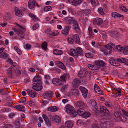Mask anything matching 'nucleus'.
Returning <instances> with one entry per match:
<instances>
[{"mask_svg":"<svg viewBox=\"0 0 128 128\" xmlns=\"http://www.w3.org/2000/svg\"><path fill=\"white\" fill-rule=\"evenodd\" d=\"M86 73V69L85 68H82L79 72L78 76L80 77L84 78L85 76Z\"/></svg>","mask_w":128,"mask_h":128,"instance_id":"obj_17","label":"nucleus"},{"mask_svg":"<svg viewBox=\"0 0 128 128\" xmlns=\"http://www.w3.org/2000/svg\"><path fill=\"white\" fill-rule=\"evenodd\" d=\"M65 110L67 113L73 117H76L78 115V113L75 110L74 108L70 104H68L66 106Z\"/></svg>","mask_w":128,"mask_h":128,"instance_id":"obj_1","label":"nucleus"},{"mask_svg":"<svg viewBox=\"0 0 128 128\" xmlns=\"http://www.w3.org/2000/svg\"><path fill=\"white\" fill-rule=\"evenodd\" d=\"M95 64H91L88 65V67L90 70H98V67H96Z\"/></svg>","mask_w":128,"mask_h":128,"instance_id":"obj_25","label":"nucleus"},{"mask_svg":"<svg viewBox=\"0 0 128 128\" xmlns=\"http://www.w3.org/2000/svg\"><path fill=\"white\" fill-rule=\"evenodd\" d=\"M74 23L75 24V29L76 30L78 31L80 30V28L79 27V26L78 24V23L77 22L75 21L74 22Z\"/></svg>","mask_w":128,"mask_h":128,"instance_id":"obj_49","label":"nucleus"},{"mask_svg":"<svg viewBox=\"0 0 128 128\" xmlns=\"http://www.w3.org/2000/svg\"><path fill=\"white\" fill-rule=\"evenodd\" d=\"M26 91L29 96L32 98H34L36 95V92L34 90L27 89Z\"/></svg>","mask_w":128,"mask_h":128,"instance_id":"obj_12","label":"nucleus"},{"mask_svg":"<svg viewBox=\"0 0 128 128\" xmlns=\"http://www.w3.org/2000/svg\"><path fill=\"white\" fill-rule=\"evenodd\" d=\"M126 59L124 58H120L118 59V62H120L122 63H124L125 64L126 62Z\"/></svg>","mask_w":128,"mask_h":128,"instance_id":"obj_48","label":"nucleus"},{"mask_svg":"<svg viewBox=\"0 0 128 128\" xmlns=\"http://www.w3.org/2000/svg\"><path fill=\"white\" fill-rule=\"evenodd\" d=\"M13 72H7V75L8 77L9 78H12L13 76Z\"/></svg>","mask_w":128,"mask_h":128,"instance_id":"obj_58","label":"nucleus"},{"mask_svg":"<svg viewBox=\"0 0 128 128\" xmlns=\"http://www.w3.org/2000/svg\"><path fill=\"white\" fill-rule=\"evenodd\" d=\"M80 90L84 98H86L87 96L88 91L85 88L80 86Z\"/></svg>","mask_w":128,"mask_h":128,"instance_id":"obj_8","label":"nucleus"},{"mask_svg":"<svg viewBox=\"0 0 128 128\" xmlns=\"http://www.w3.org/2000/svg\"><path fill=\"white\" fill-rule=\"evenodd\" d=\"M112 36L115 38H116L118 37V33L116 32H112Z\"/></svg>","mask_w":128,"mask_h":128,"instance_id":"obj_61","label":"nucleus"},{"mask_svg":"<svg viewBox=\"0 0 128 128\" xmlns=\"http://www.w3.org/2000/svg\"><path fill=\"white\" fill-rule=\"evenodd\" d=\"M70 78V74L68 73L64 74L60 78L64 82H66Z\"/></svg>","mask_w":128,"mask_h":128,"instance_id":"obj_21","label":"nucleus"},{"mask_svg":"<svg viewBox=\"0 0 128 128\" xmlns=\"http://www.w3.org/2000/svg\"><path fill=\"white\" fill-rule=\"evenodd\" d=\"M8 55L6 52H3L2 54H0V58H2L3 59H5L8 58Z\"/></svg>","mask_w":128,"mask_h":128,"instance_id":"obj_42","label":"nucleus"},{"mask_svg":"<svg viewBox=\"0 0 128 128\" xmlns=\"http://www.w3.org/2000/svg\"><path fill=\"white\" fill-rule=\"evenodd\" d=\"M101 123L100 124V126L102 128H106L107 121L104 118H103L101 120Z\"/></svg>","mask_w":128,"mask_h":128,"instance_id":"obj_19","label":"nucleus"},{"mask_svg":"<svg viewBox=\"0 0 128 128\" xmlns=\"http://www.w3.org/2000/svg\"><path fill=\"white\" fill-rule=\"evenodd\" d=\"M115 117L118 120H120L122 116V115L120 113L118 112H116L114 114Z\"/></svg>","mask_w":128,"mask_h":128,"instance_id":"obj_38","label":"nucleus"},{"mask_svg":"<svg viewBox=\"0 0 128 128\" xmlns=\"http://www.w3.org/2000/svg\"><path fill=\"white\" fill-rule=\"evenodd\" d=\"M29 16L32 18L34 21H36L38 20V18H36V16L34 14H29Z\"/></svg>","mask_w":128,"mask_h":128,"instance_id":"obj_44","label":"nucleus"},{"mask_svg":"<svg viewBox=\"0 0 128 128\" xmlns=\"http://www.w3.org/2000/svg\"><path fill=\"white\" fill-rule=\"evenodd\" d=\"M95 63L96 66V67H98V69L100 68V66H103L105 65V64L102 60H99L96 61Z\"/></svg>","mask_w":128,"mask_h":128,"instance_id":"obj_18","label":"nucleus"},{"mask_svg":"<svg viewBox=\"0 0 128 128\" xmlns=\"http://www.w3.org/2000/svg\"><path fill=\"white\" fill-rule=\"evenodd\" d=\"M68 41L70 44H72L74 42V40L72 37V38H68Z\"/></svg>","mask_w":128,"mask_h":128,"instance_id":"obj_59","label":"nucleus"},{"mask_svg":"<svg viewBox=\"0 0 128 128\" xmlns=\"http://www.w3.org/2000/svg\"><path fill=\"white\" fill-rule=\"evenodd\" d=\"M18 35L19 36L22 38V39L23 40V39L24 38V34L21 31L20 32Z\"/></svg>","mask_w":128,"mask_h":128,"instance_id":"obj_55","label":"nucleus"},{"mask_svg":"<svg viewBox=\"0 0 128 128\" xmlns=\"http://www.w3.org/2000/svg\"><path fill=\"white\" fill-rule=\"evenodd\" d=\"M55 63L60 68L64 70H66V66L62 62L57 61L55 62Z\"/></svg>","mask_w":128,"mask_h":128,"instance_id":"obj_14","label":"nucleus"},{"mask_svg":"<svg viewBox=\"0 0 128 128\" xmlns=\"http://www.w3.org/2000/svg\"><path fill=\"white\" fill-rule=\"evenodd\" d=\"M81 83L80 81L78 79L76 78L74 79V84L76 86L78 85Z\"/></svg>","mask_w":128,"mask_h":128,"instance_id":"obj_34","label":"nucleus"},{"mask_svg":"<svg viewBox=\"0 0 128 128\" xmlns=\"http://www.w3.org/2000/svg\"><path fill=\"white\" fill-rule=\"evenodd\" d=\"M74 41L76 43L79 44L80 42V39L78 35L75 34L72 36Z\"/></svg>","mask_w":128,"mask_h":128,"instance_id":"obj_28","label":"nucleus"},{"mask_svg":"<svg viewBox=\"0 0 128 128\" xmlns=\"http://www.w3.org/2000/svg\"><path fill=\"white\" fill-rule=\"evenodd\" d=\"M15 15L21 17L23 16L22 11L16 7L14 8Z\"/></svg>","mask_w":128,"mask_h":128,"instance_id":"obj_9","label":"nucleus"},{"mask_svg":"<svg viewBox=\"0 0 128 128\" xmlns=\"http://www.w3.org/2000/svg\"><path fill=\"white\" fill-rule=\"evenodd\" d=\"M84 15L86 16L89 14L90 12V10L88 9H86L84 10Z\"/></svg>","mask_w":128,"mask_h":128,"instance_id":"obj_52","label":"nucleus"},{"mask_svg":"<svg viewBox=\"0 0 128 128\" xmlns=\"http://www.w3.org/2000/svg\"><path fill=\"white\" fill-rule=\"evenodd\" d=\"M120 10L125 12H127L128 11V9L122 4H121L120 5Z\"/></svg>","mask_w":128,"mask_h":128,"instance_id":"obj_35","label":"nucleus"},{"mask_svg":"<svg viewBox=\"0 0 128 128\" xmlns=\"http://www.w3.org/2000/svg\"><path fill=\"white\" fill-rule=\"evenodd\" d=\"M70 30V27L69 26H66L62 31V33L64 35H66L69 32Z\"/></svg>","mask_w":128,"mask_h":128,"instance_id":"obj_20","label":"nucleus"},{"mask_svg":"<svg viewBox=\"0 0 128 128\" xmlns=\"http://www.w3.org/2000/svg\"><path fill=\"white\" fill-rule=\"evenodd\" d=\"M106 48L112 51L115 48V46L113 44L110 43L105 46Z\"/></svg>","mask_w":128,"mask_h":128,"instance_id":"obj_22","label":"nucleus"},{"mask_svg":"<svg viewBox=\"0 0 128 128\" xmlns=\"http://www.w3.org/2000/svg\"><path fill=\"white\" fill-rule=\"evenodd\" d=\"M123 53L125 54H128V47L124 48L123 50Z\"/></svg>","mask_w":128,"mask_h":128,"instance_id":"obj_64","label":"nucleus"},{"mask_svg":"<svg viewBox=\"0 0 128 128\" xmlns=\"http://www.w3.org/2000/svg\"><path fill=\"white\" fill-rule=\"evenodd\" d=\"M74 18H73L69 17L67 18V20L68 22L72 24V22H74L75 21H74Z\"/></svg>","mask_w":128,"mask_h":128,"instance_id":"obj_43","label":"nucleus"},{"mask_svg":"<svg viewBox=\"0 0 128 128\" xmlns=\"http://www.w3.org/2000/svg\"><path fill=\"white\" fill-rule=\"evenodd\" d=\"M15 108L18 110H19L24 112L25 110V109L24 107L22 105H17L15 107Z\"/></svg>","mask_w":128,"mask_h":128,"instance_id":"obj_30","label":"nucleus"},{"mask_svg":"<svg viewBox=\"0 0 128 128\" xmlns=\"http://www.w3.org/2000/svg\"><path fill=\"white\" fill-rule=\"evenodd\" d=\"M105 54L106 55H110L111 53V51L106 48H104L102 50Z\"/></svg>","mask_w":128,"mask_h":128,"instance_id":"obj_32","label":"nucleus"},{"mask_svg":"<svg viewBox=\"0 0 128 128\" xmlns=\"http://www.w3.org/2000/svg\"><path fill=\"white\" fill-rule=\"evenodd\" d=\"M112 16L114 18H120L123 17V16L120 14H119L116 12H114L112 14Z\"/></svg>","mask_w":128,"mask_h":128,"instance_id":"obj_33","label":"nucleus"},{"mask_svg":"<svg viewBox=\"0 0 128 128\" xmlns=\"http://www.w3.org/2000/svg\"><path fill=\"white\" fill-rule=\"evenodd\" d=\"M53 93L50 91L45 92L42 95V96L45 99L48 100H50L53 97Z\"/></svg>","mask_w":128,"mask_h":128,"instance_id":"obj_3","label":"nucleus"},{"mask_svg":"<svg viewBox=\"0 0 128 128\" xmlns=\"http://www.w3.org/2000/svg\"><path fill=\"white\" fill-rule=\"evenodd\" d=\"M42 117L46 122L47 125L48 126H50L51 125V123L48 116L44 114L42 115Z\"/></svg>","mask_w":128,"mask_h":128,"instance_id":"obj_16","label":"nucleus"},{"mask_svg":"<svg viewBox=\"0 0 128 128\" xmlns=\"http://www.w3.org/2000/svg\"><path fill=\"white\" fill-rule=\"evenodd\" d=\"M98 10L99 13L100 15L102 16L104 15L105 14L102 8H99Z\"/></svg>","mask_w":128,"mask_h":128,"instance_id":"obj_51","label":"nucleus"},{"mask_svg":"<svg viewBox=\"0 0 128 128\" xmlns=\"http://www.w3.org/2000/svg\"><path fill=\"white\" fill-rule=\"evenodd\" d=\"M86 57L88 58H93L94 55L90 53H86L85 54Z\"/></svg>","mask_w":128,"mask_h":128,"instance_id":"obj_46","label":"nucleus"},{"mask_svg":"<svg viewBox=\"0 0 128 128\" xmlns=\"http://www.w3.org/2000/svg\"><path fill=\"white\" fill-rule=\"evenodd\" d=\"M90 114L89 112H86V111L84 113V114L82 116H83L84 118H86L90 116Z\"/></svg>","mask_w":128,"mask_h":128,"instance_id":"obj_45","label":"nucleus"},{"mask_svg":"<svg viewBox=\"0 0 128 128\" xmlns=\"http://www.w3.org/2000/svg\"><path fill=\"white\" fill-rule=\"evenodd\" d=\"M58 110V108L56 106L49 107L47 109V110L52 112H56Z\"/></svg>","mask_w":128,"mask_h":128,"instance_id":"obj_27","label":"nucleus"},{"mask_svg":"<svg viewBox=\"0 0 128 128\" xmlns=\"http://www.w3.org/2000/svg\"><path fill=\"white\" fill-rule=\"evenodd\" d=\"M70 53L72 56H74L75 57H78V53L75 49H71L70 50Z\"/></svg>","mask_w":128,"mask_h":128,"instance_id":"obj_24","label":"nucleus"},{"mask_svg":"<svg viewBox=\"0 0 128 128\" xmlns=\"http://www.w3.org/2000/svg\"><path fill=\"white\" fill-rule=\"evenodd\" d=\"M12 30L17 35L21 31L20 30L16 28H12Z\"/></svg>","mask_w":128,"mask_h":128,"instance_id":"obj_56","label":"nucleus"},{"mask_svg":"<svg viewBox=\"0 0 128 128\" xmlns=\"http://www.w3.org/2000/svg\"><path fill=\"white\" fill-rule=\"evenodd\" d=\"M83 0H68L69 3L74 6H76L82 2Z\"/></svg>","mask_w":128,"mask_h":128,"instance_id":"obj_7","label":"nucleus"},{"mask_svg":"<svg viewBox=\"0 0 128 128\" xmlns=\"http://www.w3.org/2000/svg\"><path fill=\"white\" fill-rule=\"evenodd\" d=\"M72 93L74 95L77 96L79 95V91L78 89H74L72 92Z\"/></svg>","mask_w":128,"mask_h":128,"instance_id":"obj_39","label":"nucleus"},{"mask_svg":"<svg viewBox=\"0 0 128 128\" xmlns=\"http://www.w3.org/2000/svg\"><path fill=\"white\" fill-rule=\"evenodd\" d=\"M65 125L67 128H72L73 125V122L71 121H67L65 122Z\"/></svg>","mask_w":128,"mask_h":128,"instance_id":"obj_26","label":"nucleus"},{"mask_svg":"<svg viewBox=\"0 0 128 128\" xmlns=\"http://www.w3.org/2000/svg\"><path fill=\"white\" fill-rule=\"evenodd\" d=\"M33 89L37 91H39L42 88L41 84L39 83H34L33 84Z\"/></svg>","mask_w":128,"mask_h":128,"instance_id":"obj_4","label":"nucleus"},{"mask_svg":"<svg viewBox=\"0 0 128 128\" xmlns=\"http://www.w3.org/2000/svg\"><path fill=\"white\" fill-rule=\"evenodd\" d=\"M86 49L87 50L93 53L96 54L97 52L96 50H95L93 48H92L91 47L89 46L87 47Z\"/></svg>","mask_w":128,"mask_h":128,"instance_id":"obj_40","label":"nucleus"},{"mask_svg":"<svg viewBox=\"0 0 128 128\" xmlns=\"http://www.w3.org/2000/svg\"><path fill=\"white\" fill-rule=\"evenodd\" d=\"M97 93L101 95H103L104 94L100 88H99L96 92Z\"/></svg>","mask_w":128,"mask_h":128,"instance_id":"obj_63","label":"nucleus"},{"mask_svg":"<svg viewBox=\"0 0 128 128\" xmlns=\"http://www.w3.org/2000/svg\"><path fill=\"white\" fill-rule=\"evenodd\" d=\"M35 69L37 71V72L40 74H42L43 70L42 69L38 67H35Z\"/></svg>","mask_w":128,"mask_h":128,"instance_id":"obj_57","label":"nucleus"},{"mask_svg":"<svg viewBox=\"0 0 128 128\" xmlns=\"http://www.w3.org/2000/svg\"><path fill=\"white\" fill-rule=\"evenodd\" d=\"M50 119L52 121H54L58 124L61 122L60 118L57 115H54L53 116H50Z\"/></svg>","mask_w":128,"mask_h":128,"instance_id":"obj_5","label":"nucleus"},{"mask_svg":"<svg viewBox=\"0 0 128 128\" xmlns=\"http://www.w3.org/2000/svg\"><path fill=\"white\" fill-rule=\"evenodd\" d=\"M91 106L93 107V109L96 112L97 110L98 107L96 105V101L93 100H91L90 101Z\"/></svg>","mask_w":128,"mask_h":128,"instance_id":"obj_15","label":"nucleus"},{"mask_svg":"<svg viewBox=\"0 0 128 128\" xmlns=\"http://www.w3.org/2000/svg\"><path fill=\"white\" fill-rule=\"evenodd\" d=\"M15 66L13 64V65L10 67L7 70V72H14V71L15 70Z\"/></svg>","mask_w":128,"mask_h":128,"instance_id":"obj_37","label":"nucleus"},{"mask_svg":"<svg viewBox=\"0 0 128 128\" xmlns=\"http://www.w3.org/2000/svg\"><path fill=\"white\" fill-rule=\"evenodd\" d=\"M68 10L70 13H71L72 14L75 15L76 14V13L74 10L72 8H68Z\"/></svg>","mask_w":128,"mask_h":128,"instance_id":"obj_47","label":"nucleus"},{"mask_svg":"<svg viewBox=\"0 0 128 128\" xmlns=\"http://www.w3.org/2000/svg\"><path fill=\"white\" fill-rule=\"evenodd\" d=\"M52 8L50 6H47L45 7L44 9V10L45 12H48L51 10Z\"/></svg>","mask_w":128,"mask_h":128,"instance_id":"obj_54","label":"nucleus"},{"mask_svg":"<svg viewBox=\"0 0 128 128\" xmlns=\"http://www.w3.org/2000/svg\"><path fill=\"white\" fill-rule=\"evenodd\" d=\"M103 20L102 19L98 18H96L94 19L93 23L95 26H99L103 22Z\"/></svg>","mask_w":128,"mask_h":128,"instance_id":"obj_6","label":"nucleus"},{"mask_svg":"<svg viewBox=\"0 0 128 128\" xmlns=\"http://www.w3.org/2000/svg\"><path fill=\"white\" fill-rule=\"evenodd\" d=\"M52 82L54 84H57L60 86L62 84L63 82L61 80L57 78H54L52 80Z\"/></svg>","mask_w":128,"mask_h":128,"instance_id":"obj_23","label":"nucleus"},{"mask_svg":"<svg viewBox=\"0 0 128 128\" xmlns=\"http://www.w3.org/2000/svg\"><path fill=\"white\" fill-rule=\"evenodd\" d=\"M53 53L55 55H61L63 54V52L62 50H59L57 49L54 50Z\"/></svg>","mask_w":128,"mask_h":128,"instance_id":"obj_29","label":"nucleus"},{"mask_svg":"<svg viewBox=\"0 0 128 128\" xmlns=\"http://www.w3.org/2000/svg\"><path fill=\"white\" fill-rule=\"evenodd\" d=\"M42 48L46 50V49L47 47V43L46 42H44L42 44Z\"/></svg>","mask_w":128,"mask_h":128,"instance_id":"obj_50","label":"nucleus"},{"mask_svg":"<svg viewBox=\"0 0 128 128\" xmlns=\"http://www.w3.org/2000/svg\"><path fill=\"white\" fill-rule=\"evenodd\" d=\"M41 80V78L40 77L38 76H35L33 80L34 82H38L40 81Z\"/></svg>","mask_w":128,"mask_h":128,"instance_id":"obj_41","label":"nucleus"},{"mask_svg":"<svg viewBox=\"0 0 128 128\" xmlns=\"http://www.w3.org/2000/svg\"><path fill=\"white\" fill-rule=\"evenodd\" d=\"M58 34V32L57 31H52L50 35L56 36Z\"/></svg>","mask_w":128,"mask_h":128,"instance_id":"obj_62","label":"nucleus"},{"mask_svg":"<svg viewBox=\"0 0 128 128\" xmlns=\"http://www.w3.org/2000/svg\"><path fill=\"white\" fill-rule=\"evenodd\" d=\"M76 50L78 53V55H82L84 53V51L80 47H78L76 48Z\"/></svg>","mask_w":128,"mask_h":128,"instance_id":"obj_36","label":"nucleus"},{"mask_svg":"<svg viewBox=\"0 0 128 128\" xmlns=\"http://www.w3.org/2000/svg\"><path fill=\"white\" fill-rule=\"evenodd\" d=\"M116 48L119 52H121L123 49V48L122 46L120 45L116 46Z\"/></svg>","mask_w":128,"mask_h":128,"instance_id":"obj_60","label":"nucleus"},{"mask_svg":"<svg viewBox=\"0 0 128 128\" xmlns=\"http://www.w3.org/2000/svg\"><path fill=\"white\" fill-rule=\"evenodd\" d=\"M76 104L77 106L84 108H86L87 106L86 104L80 100L77 101Z\"/></svg>","mask_w":128,"mask_h":128,"instance_id":"obj_10","label":"nucleus"},{"mask_svg":"<svg viewBox=\"0 0 128 128\" xmlns=\"http://www.w3.org/2000/svg\"><path fill=\"white\" fill-rule=\"evenodd\" d=\"M85 111L83 108L79 109L77 110V112L79 116H82L85 112Z\"/></svg>","mask_w":128,"mask_h":128,"instance_id":"obj_31","label":"nucleus"},{"mask_svg":"<svg viewBox=\"0 0 128 128\" xmlns=\"http://www.w3.org/2000/svg\"><path fill=\"white\" fill-rule=\"evenodd\" d=\"M14 48L15 50L17 52V53L19 54H21L22 53L21 50L18 47L15 46Z\"/></svg>","mask_w":128,"mask_h":128,"instance_id":"obj_53","label":"nucleus"},{"mask_svg":"<svg viewBox=\"0 0 128 128\" xmlns=\"http://www.w3.org/2000/svg\"><path fill=\"white\" fill-rule=\"evenodd\" d=\"M100 111L101 113L103 114H109L110 113L108 109L106 107L103 106H100Z\"/></svg>","mask_w":128,"mask_h":128,"instance_id":"obj_13","label":"nucleus"},{"mask_svg":"<svg viewBox=\"0 0 128 128\" xmlns=\"http://www.w3.org/2000/svg\"><path fill=\"white\" fill-rule=\"evenodd\" d=\"M109 62L110 64L112 65L115 66H120L118 61L113 59L110 58L109 60Z\"/></svg>","mask_w":128,"mask_h":128,"instance_id":"obj_11","label":"nucleus"},{"mask_svg":"<svg viewBox=\"0 0 128 128\" xmlns=\"http://www.w3.org/2000/svg\"><path fill=\"white\" fill-rule=\"evenodd\" d=\"M28 7L29 8L32 9L34 8L36 6L38 7H39L38 4L35 0H30L28 2Z\"/></svg>","mask_w":128,"mask_h":128,"instance_id":"obj_2","label":"nucleus"}]
</instances>
